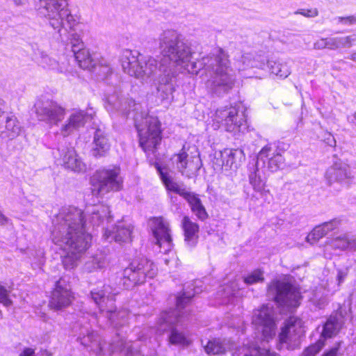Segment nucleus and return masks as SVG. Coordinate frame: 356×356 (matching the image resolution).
Returning a JSON list of instances; mask_svg holds the SVG:
<instances>
[{"label": "nucleus", "instance_id": "obj_1", "mask_svg": "<svg viewBox=\"0 0 356 356\" xmlns=\"http://www.w3.org/2000/svg\"><path fill=\"white\" fill-rule=\"evenodd\" d=\"M159 44L163 56L160 64L158 92L163 100L172 98L175 90L173 79L177 75L175 67H179L192 74L204 68L209 76L205 85L208 91L216 96L228 93L236 81L235 71L230 65L228 54L222 49L198 62L192 61L191 47L175 30L163 31L159 37Z\"/></svg>", "mask_w": 356, "mask_h": 356}, {"label": "nucleus", "instance_id": "obj_2", "mask_svg": "<svg viewBox=\"0 0 356 356\" xmlns=\"http://www.w3.org/2000/svg\"><path fill=\"white\" fill-rule=\"evenodd\" d=\"M83 211L75 207L62 208L53 219L52 241L66 252L63 257L65 269L76 266L89 248L91 235L86 231Z\"/></svg>", "mask_w": 356, "mask_h": 356}, {"label": "nucleus", "instance_id": "obj_3", "mask_svg": "<svg viewBox=\"0 0 356 356\" xmlns=\"http://www.w3.org/2000/svg\"><path fill=\"white\" fill-rule=\"evenodd\" d=\"M106 110L118 112L122 115H128L132 111L135 127L139 136V143L145 152L152 151L159 144L161 137L160 122L157 118L148 115L144 112H138L140 105L127 95L114 92L107 97Z\"/></svg>", "mask_w": 356, "mask_h": 356}, {"label": "nucleus", "instance_id": "obj_4", "mask_svg": "<svg viewBox=\"0 0 356 356\" xmlns=\"http://www.w3.org/2000/svg\"><path fill=\"white\" fill-rule=\"evenodd\" d=\"M199 292L195 289L194 284L190 283L184 286V291L181 296L177 297L176 309L169 312H163L157 321L156 329L160 334L170 330L169 336L170 343L175 345H188L190 341L184 333L174 328V325L181 321V318L185 314L181 309L185 308L191 298Z\"/></svg>", "mask_w": 356, "mask_h": 356}, {"label": "nucleus", "instance_id": "obj_5", "mask_svg": "<svg viewBox=\"0 0 356 356\" xmlns=\"http://www.w3.org/2000/svg\"><path fill=\"white\" fill-rule=\"evenodd\" d=\"M121 63L123 71L138 79L146 81L159 71L157 60L149 56H143L137 51H123Z\"/></svg>", "mask_w": 356, "mask_h": 356}, {"label": "nucleus", "instance_id": "obj_6", "mask_svg": "<svg viewBox=\"0 0 356 356\" xmlns=\"http://www.w3.org/2000/svg\"><path fill=\"white\" fill-rule=\"evenodd\" d=\"M41 1L39 13L45 17L49 25L61 35L63 29H72L76 19L68 8V0H39Z\"/></svg>", "mask_w": 356, "mask_h": 356}, {"label": "nucleus", "instance_id": "obj_7", "mask_svg": "<svg viewBox=\"0 0 356 356\" xmlns=\"http://www.w3.org/2000/svg\"><path fill=\"white\" fill-rule=\"evenodd\" d=\"M84 346L90 347L97 356H111L115 352H120L124 356H143L137 350H133V343L118 337L111 344L102 342L101 337L96 332H90L81 339Z\"/></svg>", "mask_w": 356, "mask_h": 356}, {"label": "nucleus", "instance_id": "obj_8", "mask_svg": "<svg viewBox=\"0 0 356 356\" xmlns=\"http://www.w3.org/2000/svg\"><path fill=\"white\" fill-rule=\"evenodd\" d=\"M103 288L102 290L91 291L92 299L101 312H106V317L113 327L123 326L128 322V311L125 309L116 311L115 307L113 306V297L118 292H115L109 285H104Z\"/></svg>", "mask_w": 356, "mask_h": 356}, {"label": "nucleus", "instance_id": "obj_9", "mask_svg": "<svg viewBox=\"0 0 356 356\" xmlns=\"http://www.w3.org/2000/svg\"><path fill=\"white\" fill-rule=\"evenodd\" d=\"M157 273L155 264L147 258H140L132 261L124 269L122 282L125 289L131 288L137 284H143L146 278H153Z\"/></svg>", "mask_w": 356, "mask_h": 356}, {"label": "nucleus", "instance_id": "obj_10", "mask_svg": "<svg viewBox=\"0 0 356 356\" xmlns=\"http://www.w3.org/2000/svg\"><path fill=\"white\" fill-rule=\"evenodd\" d=\"M90 183L99 195L118 191L122 189L123 183L120 169L117 166L101 168L94 173Z\"/></svg>", "mask_w": 356, "mask_h": 356}, {"label": "nucleus", "instance_id": "obj_11", "mask_svg": "<svg viewBox=\"0 0 356 356\" xmlns=\"http://www.w3.org/2000/svg\"><path fill=\"white\" fill-rule=\"evenodd\" d=\"M270 295L281 306L289 309L298 307L300 304L301 296L299 290L284 281L276 280L270 283L268 288Z\"/></svg>", "mask_w": 356, "mask_h": 356}, {"label": "nucleus", "instance_id": "obj_12", "mask_svg": "<svg viewBox=\"0 0 356 356\" xmlns=\"http://www.w3.org/2000/svg\"><path fill=\"white\" fill-rule=\"evenodd\" d=\"M252 323L263 340L268 341L275 335L276 324L273 307L263 305L254 311Z\"/></svg>", "mask_w": 356, "mask_h": 356}, {"label": "nucleus", "instance_id": "obj_13", "mask_svg": "<svg viewBox=\"0 0 356 356\" xmlns=\"http://www.w3.org/2000/svg\"><path fill=\"white\" fill-rule=\"evenodd\" d=\"M302 321L296 316H291L280 334V341L286 345L288 350H295L300 345V337L304 334Z\"/></svg>", "mask_w": 356, "mask_h": 356}, {"label": "nucleus", "instance_id": "obj_14", "mask_svg": "<svg viewBox=\"0 0 356 356\" xmlns=\"http://www.w3.org/2000/svg\"><path fill=\"white\" fill-rule=\"evenodd\" d=\"M214 120L225 127L229 132H240L245 129V121L238 115L236 107H222L216 111Z\"/></svg>", "mask_w": 356, "mask_h": 356}, {"label": "nucleus", "instance_id": "obj_15", "mask_svg": "<svg viewBox=\"0 0 356 356\" xmlns=\"http://www.w3.org/2000/svg\"><path fill=\"white\" fill-rule=\"evenodd\" d=\"M151 229L156 244L161 248V252L168 253L172 248V239L169 224L163 218H154L151 222Z\"/></svg>", "mask_w": 356, "mask_h": 356}, {"label": "nucleus", "instance_id": "obj_16", "mask_svg": "<svg viewBox=\"0 0 356 356\" xmlns=\"http://www.w3.org/2000/svg\"><path fill=\"white\" fill-rule=\"evenodd\" d=\"M73 296L67 281L60 278L56 282L49 302L51 309L56 311L67 307L72 302Z\"/></svg>", "mask_w": 356, "mask_h": 356}, {"label": "nucleus", "instance_id": "obj_17", "mask_svg": "<svg viewBox=\"0 0 356 356\" xmlns=\"http://www.w3.org/2000/svg\"><path fill=\"white\" fill-rule=\"evenodd\" d=\"M35 113L40 120L57 124L65 116V108L52 101L38 102Z\"/></svg>", "mask_w": 356, "mask_h": 356}, {"label": "nucleus", "instance_id": "obj_18", "mask_svg": "<svg viewBox=\"0 0 356 356\" xmlns=\"http://www.w3.org/2000/svg\"><path fill=\"white\" fill-rule=\"evenodd\" d=\"M171 160L177 170L188 177L197 172L201 165V161L199 158L189 157L184 149L178 154H175Z\"/></svg>", "mask_w": 356, "mask_h": 356}, {"label": "nucleus", "instance_id": "obj_19", "mask_svg": "<svg viewBox=\"0 0 356 356\" xmlns=\"http://www.w3.org/2000/svg\"><path fill=\"white\" fill-rule=\"evenodd\" d=\"M284 157L277 150L269 145L264 146L259 152L257 163L259 165L261 161L264 165L268 161V168L271 172L280 169L284 164Z\"/></svg>", "mask_w": 356, "mask_h": 356}, {"label": "nucleus", "instance_id": "obj_20", "mask_svg": "<svg viewBox=\"0 0 356 356\" xmlns=\"http://www.w3.org/2000/svg\"><path fill=\"white\" fill-rule=\"evenodd\" d=\"M351 177L348 165L338 161L333 163L325 172V178L330 185L334 183H342Z\"/></svg>", "mask_w": 356, "mask_h": 356}, {"label": "nucleus", "instance_id": "obj_21", "mask_svg": "<svg viewBox=\"0 0 356 356\" xmlns=\"http://www.w3.org/2000/svg\"><path fill=\"white\" fill-rule=\"evenodd\" d=\"M89 117V115L83 111H73L67 118L65 123L61 127V134L64 137L72 134L80 127H83Z\"/></svg>", "mask_w": 356, "mask_h": 356}, {"label": "nucleus", "instance_id": "obj_22", "mask_svg": "<svg viewBox=\"0 0 356 356\" xmlns=\"http://www.w3.org/2000/svg\"><path fill=\"white\" fill-rule=\"evenodd\" d=\"M22 131V127L14 115H6V120L0 124V137L2 139L13 140Z\"/></svg>", "mask_w": 356, "mask_h": 356}, {"label": "nucleus", "instance_id": "obj_23", "mask_svg": "<svg viewBox=\"0 0 356 356\" xmlns=\"http://www.w3.org/2000/svg\"><path fill=\"white\" fill-rule=\"evenodd\" d=\"M60 156L63 165L75 172L83 171L85 164L78 157L73 147H66L61 150Z\"/></svg>", "mask_w": 356, "mask_h": 356}, {"label": "nucleus", "instance_id": "obj_24", "mask_svg": "<svg viewBox=\"0 0 356 356\" xmlns=\"http://www.w3.org/2000/svg\"><path fill=\"white\" fill-rule=\"evenodd\" d=\"M219 166L225 168V170L237 167V160L245 159V154L241 149H225L220 153Z\"/></svg>", "mask_w": 356, "mask_h": 356}, {"label": "nucleus", "instance_id": "obj_25", "mask_svg": "<svg viewBox=\"0 0 356 356\" xmlns=\"http://www.w3.org/2000/svg\"><path fill=\"white\" fill-rule=\"evenodd\" d=\"M156 168L168 191L177 193L184 197V199L187 197L188 195L191 193L186 191L183 184L174 181L159 164L156 165Z\"/></svg>", "mask_w": 356, "mask_h": 356}, {"label": "nucleus", "instance_id": "obj_26", "mask_svg": "<svg viewBox=\"0 0 356 356\" xmlns=\"http://www.w3.org/2000/svg\"><path fill=\"white\" fill-rule=\"evenodd\" d=\"M339 223V220L334 219L315 227L307 236V241L311 244L314 243L320 238L327 234L330 232L337 228Z\"/></svg>", "mask_w": 356, "mask_h": 356}, {"label": "nucleus", "instance_id": "obj_27", "mask_svg": "<svg viewBox=\"0 0 356 356\" xmlns=\"http://www.w3.org/2000/svg\"><path fill=\"white\" fill-rule=\"evenodd\" d=\"M132 227L119 223L113 231L105 230L104 237L106 240L114 239L117 242H126L131 238Z\"/></svg>", "mask_w": 356, "mask_h": 356}, {"label": "nucleus", "instance_id": "obj_28", "mask_svg": "<svg viewBox=\"0 0 356 356\" xmlns=\"http://www.w3.org/2000/svg\"><path fill=\"white\" fill-rule=\"evenodd\" d=\"M343 325L342 316L341 315L331 316L323 325V331L319 339L324 342L327 339L335 336Z\"/></svg>", "mask_w": 356, "mask_h": 356}, {"label": "nucleus", "instance_id": "obj_29", "mask_svg": "<svg viewBox=\"0 0 356 356\" xmlns=\"http://www.w3.org/2000/svg\"><path fill=\"white\" fill-rule=\"evenodd\" d=\"M184 232V240L188 246H194L198 239L199 226L188 216H184L181 222Z\"/></svg>", "mask_w": 356, "mask_h": 356}, {"label": "nucleus", "instance_id": "obj_30", "mask_svg": "<svg viewBox=\"0 0 356 356\" xmlns=\"http://www.w3.org/2000/svg\"><path fill=\"white\" fill-rule=\"evenodd\" d=\"M110 149V144L107 138L100 129H97L94 135L92 155L96 157L106 156Z\"/></svg>", "mask_w": 356, "mask_h": 356}, {"label": "nucleus", "instance_id": "obj_31", "mask_svg": "<svg viewBox=\"0 0 356 356\" xmlns=\"http://www.w3.org/2000/svg\"><path fill=\"white\" fill-rule=\"evenodd\" d=\"M232 356H280L278 353L266 348H260L257 345L243 346L237 348Z\"/></svg>", "mask_w": 356, "mask_h": 356}, {"label": "nucleus", "instance_id": "obj_32", "mask_svg": "<svg viewBox=\"0 0 356 356\" xmlns=\"http://www.w3.org/2000/svg\"><path fill=\"white\" fill-rule=\"evenodd\" d=\"M258 166L259 164L257 162L252 163V165H250L249 182L254 191L264 195L266 193H268L269 191L265 190V181L262 180L260 175L257 174Z\"/></svg>", "mask_w": 356, "mask_h": 356}, {"label": "nucleus", "instance_id": "obj_33", "mask_svg": "<svg viewBox=\"0 0 356 356\" xmlns=\"http://www.w3.org/2000/svg\"><path fill=\"white\" fill-rule=\"evenodd\" d=\"M230 349L229 341L220 339L209 340L204 346L205 352L209 355L224 354Z\"/></svg>", "mask_w": 356, "mask_h": 356}, {"label": "nucleus", "instance_id": "obj_34", "mask_svg": "<svg viewBox=\"0 0 356 356\" xmlns=\"http://www.w3.org/2000/svg\"><path fill=\"white\" fill-rule=\"evenodd\" d=\"M74 58L80 67L86 70L96 69L95 62L92 58L89 51L85 48L74 49Z\"/></svg>", "mask_w": 356, "mask_h": 356}, {"label": "nucleus", "instance_id": "obj_35", "mask_svg": "<svg viewBox=\"0 0 356 356\" xmlns=\"http://www.w3.org/2000/svg\"><path fill=\"white\" fill-rule=\"evenodd\" d=\"M111 218L110 210L108 207L106 205L95 206L90 216V222L94 225H99L103 224L104 221L109 222Z\"/></svg>", "mask_w": 356, "mask_h": 356}, {"label": "nucleus", "instance_id": "obj_36", "mask_svg": "<svg viewBox=\"0 0 356 356\" xmlns=\"http://www.w3.org/2000/svg\"><path fill=\"white\" fill-rule=\"evenodd\" d=\"M185 200L190 204L192 211L200 220H204L208 217V214L201 200L194 193H191L190 195H188Z\"/></svg>", "mask_w": 356, "mask_h": 356}, {"label": "nucleus", "instance_id": "obj_37", "mask_svg": "<svg viewBox=\"0 0 356 356\" xmlns=\"http://www.w3.org/2000/svg\"><path fill=\"white\" fill-rule=\"evenodd\" d=\"M39 63L44 68L53 70L59 73H65L67 71L65 63L60 64L57 60L44 54H41Z\"/></svg>", "mask_w": 356, "mask_h": 356}, {"label": "nucleus", "instance_id": "obj_38", "mask_svg": "<svg viewBox=\"0 0 356 356\" xmlns=\"http://www.w3.org/2000/svg\"><path fill=\"white\" fill-rule=\"evenodd\" d=\"M266 61V59H263L261 61L256 63L255 56L250 53H246L241 56L238 70H244L248 67L263 68Z\"/></svg>", "mask_w": 356, "mask_h": 356}, {"label": "nucleus", "instance_id": "obj_39", "mask_svg": "<svg viewBox=\"0 0 356 356\" xmlns=\"http://www.w3.org/2000/svg\"><path fill=\"white\" fill-rule=\"evenodd\" d=\"M270 72L280 78H286L291 71L286 63L270 60L268 62Z\"/></svg>", "mask_w": 356, "mask_h": 356}, {"label": "nucleus", "instance_id": "obj_40", "mask_svg": "<svg viewBox=\"0 0 356 356\" xmlns=\"http://www.w3.org/2000/svg\"><path fill=\"white\" fill-rule=\"evenodd\" d=\"M264 281V271L261 269H255L243 277V282L248 285L262 283Z\"/></svg>", "mask_w": 356, "mask_h": 356}, {"label": "nucleus", "instance_id": "obj_41", "mask_svg": "<svg viewBox=\"0 0 356 356\" xmlns=\"http://www.w3.org/2000/svg\"><path fill=\"white\" fill-rule=\"evenodd\" d=\"M324 346V341L319 339L314 344L307 347L303 350L301 356H316Z\"/></svg>", "mask_w": 356, "mask_h": 356}, {"label": "nucleus", "instance_id": "obj_42", "mask_svg": "<svg viewBox=\"0 0 356 356\" xmlns=\"http://www.w3.org/2000/svg\"><path fill=\"white\" fill-rule=\"evenodd\" d=\"M348 234H341L332 240V246L334 249H338L340 250H348Z\"/></svg>", "mask_w": 356, "mask_h": 356}, {"label": "nucleus", "instance_id": "obj_43", "mask_svg": "<svg viewBox=\"0 0 356 356\" xmlns=\"http://www.w3.org/2000/svg\"><path fill=\"white\" fill-rule=\"evenodd\" d=\"M10 293V287L6 288L0 284V303L6 307L11 306L13 301L11 300Z\"/></svg>", "mask_w": 356, "mask_h": 356}, {"label": "nucleus", "instance_id": "obj_44", "mask_svg": "<svg viewBox=\"0 0 356 356\" xmlns=\"http://www.w3.org/2000/svg\"><path fill=\"white\" fill-rule=\"evenodd\" d=\"M335 47L336 49L339 48H350L353 46L355 42V38L352 36L346 37H335Z\"/></svg>", "mask_w": 356, "mask_h": 356}, {"label": "nucleus", "instance_id": "obj_45", "mask_svg": "<svg viewBox=\"0 0 356 356\" xmlns=\"http://www.w3.org/2000/svg\"><path fill=\"white\" fill-rule=\"evenodd\" d=\"M295 15H301L306 17H315L318 15V10L317 8L310 9H300L294 13Z\"/></svg>", "mask_w": 356, "mask_h": 356}, {"label": "nucleus", "instance_id": "obj_46", "mask_svg": "<svg viewBox=\"0 0 356 356\" xmlns=\"http://www.w3.org/2000/svg\"><path fill=\"white\" fill-rule=\"evenodd\" d=\"M71 43L72 45V51L74 49H79V48H83V44L80 38L79 35L76 33H73L71 38Z\"/></svg>", "mask_w": 356, "mask_h": 356}, {"label": "nucleus", "instance_id": "obj_47", "mask_svg": "<svg viewBox=\"0 0 356 356\" xmlns=\"http://www.w3.org/2000/svg\"><path fill=\"white\" fill-rule=\"evenodd\" d=\"M338 22L345 25H352L356 24V17L351 15L348 17H339Z\"/></svg>", "mask_w": 356, "mask_h": 356}, {"label": "nucleus", "instance_id": "obj_48", "mask_svg": "<svg viewBox=\"0 0 356 356\" xmlns=\"http://www.w3.org/2000/svg\"><path fill=\"white\" fill-rule=\"evenodd\" d=\"M313 47L316 50L327 49L326 38H321L314 42Z\"/></svg>", "mask_w": 356, "mask_h": 356}, {"label": "nucleus", "instance_id": "obj_49", "mask_svg": "<svg viewBox=\"0 0 356 356\" xmlns=\"http://www.w3.org/2000/svg\"><path fill=\"white\" fill-rule=\"evenodd\" d=\"M347 250L356 251V237L348 235Z\"/></svg>", "mask_w": 356, "mask_h": 356}, {"label": "nucleus", "instance_id": "obj_50", "mask_svg": "<svg viewBox=\"0 0 356 356\" xmlns=\"http://www.w3.org/2000/svg\"><path fill=\"white\" fill-rule=\"evenodd\" d=\"M347 250L356 251V237L348 235Z\"/></svg>", "mask_w": 356, "mask_h": 356}, {"label": "nucleus", "instance_id": "obj_51", "mask_svg": "<svg viewBox=\"0 0 356 356\" xmlns=\"http://www.w3.org/2000/svg\"><path fill=\"white\" fill-rule=\"evenodd\" d=\"M325 142L330 147L336 145V140L334 136L330 133L325 134Z\"/></svg>", "mask_w": 356, "mask_h": 356}, {"label": "nucleus", "instance_id": "obj_52", "mask_svg": "<svg viewBox=\"0 0 356 356\" xmlns=\"http://www.w3.org/2000/svg\"><path fill=\"white\" fill-rule=\"evenodd\" d=\"M340 343L333 346L328 352L325 353L322 356H337Z\"/></svg>", "mask_w": 356, "mask_h": 356}, {"label": "nucleus", "instance_id": "obj_53", "mask_svg": "<svg viewBox=\"0 0 356 356\" xmlns=\"http://www.w3.org/2000/svg\"><path fill=\"white\" fill-rule=\"evenodd\" d=\"M335 40V37L326 38L327 49L330 50H336Z\"/></svg>", "mask_w": 356, "mask_h": 356}, {"label": "nucleus", "instance_id": "obj_54", "mask_svg": "<svg viewBox=\"0 0 356 356\" xmlns=\"http://www.w3.org/2000/svg\"><path fill=\"white\" fill-rule=\"evenodd\" d=\"M19 356H35V351L30 348H25Z\"/></svg>", "mask_w": 356, "mask_h": 356}, {"label": "nucleus", "instance_id": "obj_55", "mask_svg": "<svg viewBox=\"0 0 356 356\" xmlns=\"http://www.w3.org/2000/svg\"><path fill=\"white\" fill-rule=\"evenodd\" d=\"M4 102L2 100H0V124L6 120V115H4Z\"/></svg>", "mask_w": 356, "mask_h": 356}, {"label": "nucleus", "instance_id": "obj_56", "mask_svg": "<svg viewBox=\"0 0 356 356\" xmlns=\"http://www.w3.org/2000/svg\"><path fill=\"white\" fill-rule=\"evenodd\" d=\"M346 275H347V273L346 272H343L341 270H338L337 280H338V282H339V284H340L341 282H343V280L346 278Z\"/></svg>", "mask_w": 356, "mask_h": 356}, {"label": "nucleus", "instance_id": "obj_57", "mask_svg": "<svg viewBox=\"0 0 356 356\" xmlns=\"http://www.w3.org/2000/svg\"><path fill=\"white\" fill-rule=\"evenodd\" d=\"M15 6H24L27 3L28 0H11Z\"/></svg>", "mask_w": 356, "mask_h": 356}, {"label": "nucleus", "instance_id": "obj_58", "mask_svg": "<svg viewBox=\"0 0 356 356\" xmlns=\"http://www.w3.org/2000/svg\"><path fill=\"white\" fill-rule=\"evenodd\" d=\"M93 261H94L95 264H97V268H102L104 267V265H105L104 261H101L97 257L94 258Z\"/></svg>", "mask_w": 356, "mask_h": 356}, {"label": "nucleus", "instance_id": "obj_59", "mask_svg": "<svg viewBox=\"0 0 356 356\" xmlns=\"http://www.w3.org/2000/svg\"><path fill=\"white\" fill-rule=\"evenodd\" d=\"M347 120L349 123L353 125L356 126L355 120H356V111L353 113L352 116H348Z\"/></svg>", "mask_w": 356, "mask_h": 356}, {"label": "nucleus", "instance_id": "obj_60", "mask_svg": "<svg viewBox=\"0 0 356 356\" xmlns=\"http://www.w3.org/2000/svg\"><path fill=\"white\" fill-rule=\"evenodd\" d=\"M8 219L0 212V225H4Z\"/></svg>", "mask_w": 356, "mask_h": 356}, {"label": "nucleus", "instance_id": "obj_61", "mask_svg": "<svg viewBox=\"0 0 356 356\" xmlns=\"http://www.w3.org/2000/svg\"><path fill=\"white\" fill-rule=\"evenodd\" d=\"M348 58L349 59L356 62V51L353 52Z\"/></svg>", "mask_w": 356, "mask_h": 356}, {"label": "nucleus", "instance_id": "obj_62", "mask_svg": "<svg viewBox=\"0 0 356 356\" xmlns=\"http://www.w3.org/2000/svg\"><path fill=\"white\" fill-rule=\"evenodd\" d=\"M263 59H266V58L264 56H261L255 57L256 63H259V62L261 61Z\"/></svg>", "mask_w": 356, "mask_h": 356}, {"label": "nucleus", "instance_id": "obj_63", "mask_svg": "<svg viewBox=\"0 0 356 356\" xmlns=\"http://www.w3.org/2000/svg\"><path fill=\"white\" fill-rule=\"evenodd\" d=\"M339 63H344V61H343V60H340L339 61Z\"/></svg>", "mask_w": 356, "mask_h": 356}, {"label": "nucleus", "instance_id": "obj_64", "mask_svg": "<svg viewBox=\"0 0 356 356\" xmlns=\"http://www.w3.org/2000/svg\"><path fill=\"white\" fill-rule=\"evenodd\" d=\"M106 70H107V72H106V73H108V71L110 70V69H109V68H108V67H106Z\"/></svg>", "mask_w": 356, "mask_h": 356}]
</instances>
